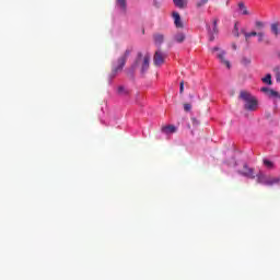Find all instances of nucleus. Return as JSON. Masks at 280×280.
<instances>
[{
    "label": "nucleus",
    "mask_w": 280,
    "mask_h": 280,
    "mask_svg": "<svg viewBox=\"0 0 280 280\" xmlns=\"http://www.w3.org/2000/svg\"><path fill=\"white\" fill-rule=\"evenodd\" d=\"M262 82L268 84L269 86L272 85V74L268 73L265 78H262Z\"/></svg>",
    "instance_id": "18"
},
{
    "label": "nucleus",
    "mask_w": 280,
    "mask_h": 280,
    "mask_svg": "<svg viewBox=\"0 0 280 280\" xmlns=\"http://www.w3.org/2000/svg\"><path fill=\"white\" fill-rule=\"evenodd\" d=\"M165 58H167V52H165L161 48H158L153 56V63L155 65V67H161V65H164Z\"/></svg>",
    "instance_id": "5"
},
{
    "label": "nucleus",
    "mask_w": 280,
    "mask_h": 280,
    "mask_svg": "<svg viewBox=\"0 0 280 280\" xmlns=\"http://www.w3.org/2000/svg\"><path fill=\"white\" fill-rule=\"evenodd\" d=\"M270 90H271V89H269V88H261V89H260V91H261L262 93H266L267 95L270 93Z\"/></svg>",
    "instance_id": "29"
},
{
    "label": "nucleus",
    "mask_w": 280,
    "mask_h": 280,
    "mask_svg": "<svg viewBox=\"0 0 280 280\" xmlns=\"http://www.w3.org/2000/svg\"><path fill=\"white\" fill-rule=\"evenodd\" d=\"M273 71L276 72V80L277 82H280V67H275Z\"/></svg>",
    "instance_id": "22"
},
{
    "label": "nucleus",
    "mask_w": 280,
    "mask_h": 280,
    "mask_svg": "<svg viewBox=\"0 0 280 280\" xmlns=\"http://www.w3.org/2000/svg\"><path fill=\"white\" fill-rule=\"evenodd\" d=\"M235 32H238L237 24L234 25Z\"/></svg>",
    "instance_id": "31"
},
{
    "label": "nucleus",
    "mask_w": 280,
    "mask_h": 280,
    "mask_svg": "<svg viewBox=\"0 0 280 280\" xmlns=\"http://www.w3.org/2000/svg\"><path fill=\"white\" fill-rule=\"evenodd\" d=\"M257 38H258V43H264L266 40V33L258 32Z\"/></svg>",
    "instance_id": "20"
},
{
    "label": "nucleus",
    "mask_w": 280,
    "mask_h": 280,
    "mask_svg": "<svg viewBox=\"0 0 280 280\" xmlns=\"http://www.w3.org/2000/svg\"><path fill=\"white\" fill-rule=\"evenodd\" d=\"M210 40H213V37H210Z\"/></svg>",
    "instance_id": "34"
},
{
    "label": "nucleus",
    "mask_w": 280,
    "mask_h": 280,
    "mask_svg": "<svg viewBox=\"0 0 280 280\" xmlns=\"http://www.w3.org/2000/svg\"><path fill=\"white\" fill-rule=\"evenodd\" d=\"M185 33H177L174 35L175 43H185Z\"/></svg>",
    "instance_id": "12"
},
{
    "label": "nucleus",
    "mask_w": 280,
    "mask_h": 280,
    "mask_svg": "<svg viewBox=\"0 0 280 280\" xmlns=\"http://www.w3.org/2000/svg\"><path fill=\"white\" fill-rule=\"evenodd\" d=\"M240 100H243L245 102L244 108L245 110H257L258 102L255 96L250 95L247 91H241L240 92Z\"/></svg>",
    "instance_id": "3"
},
{
    "label": "nucleus",
    "mask_w": 280,
    "mask_h": 280,
    "mask_svg": "<svg viewBox=\"0 0 280 280\" xmlns=\"http://www.w3.org/2000/svg\"><path fill=\"white\" fill-rule=\"evenodd\" d=\"M242 63H243V65H250V59L244 57V58L242 59Z\"/></svg>",
    "instance_id": "28"
},
{
    "label": "nucleus",
    "mask_w": 280,
    "mask_h": 280,
    "mask_svg": "<svg viewBox=\"0 0 280 280\" xmlns=\"http://www.w3.org/2000/svg\"><path fill=\"white\" fill-rule=\"evenodd\" d=\"M233 49H237V46H236V45H233Z\"/></svg>",
    "instance_id": "33"
},
{
    "label": "nucleus",
    "mask_w": 280,
    "mask_h": 280,
    "mask_svg": "<svg viewBox=\"0 0 280 280\" xmlns=\"http://www.w3.org/2000/svg\"><path fill=\"white\" fill-rule=\"evenodd\" d=\"M172 16L174 20L175 27H177L178 30H183V27H185V24H183V20L180 19V13H178L177 11H174L172 13Z\"/></svg>",
    "instance_id": "7"
},
{
    "label": "nucleus",
    "mask_w": 280,
    "mask_h": 280,
    "mask_svg": "<svg viewBox=\"0 0 280 280\" xmlns=\"http://www.w3.org/2000/svg\"><path fill=\"white\" fill-rule=\"evenodd\" d=\"M162 132H165L166 135L174 133L176 132V127L174 125H168L162 128Z\"/></svg>",
    "instance_id": "11"
},
{
    "label": "nucleus",
    "mask_w": 280,
    "mask_h": 280,
    "mask_svg": "<svg viewBox=\"0 0 280 280\" xmlns=\"http://www.w3.org/2000/svg\"><path fill=\"white\" fill-rule=\"evenodd\" d=\"M179 93H180V95H183V93H185V81H180V83H179Z\"/></svg>",
    "instance_id": "26"
},
{
    "label": "nucleus",
    "mask_w": 280,
    "mask_h": 280,
    "mask_svg": "<svg viewBox=\"0 0 280 280\" xmlns=\"http://www.w3.org/2000/svg\"><path fill=\"white\" fill-rule=\"evenodd\" d=\"M257 183L259 185H266L267 187H272V185H279L280 179L270 175H266L264 173H258L256 175Z\"/></svg>",
    "instance_id": "4"
},
{
    "label": "nucleus",
    "mask_w": 280,
    "mask_h": 280,
    "mask_svg": "<svg viewBox=\"0 0 280 280\" xmlns=\"http://www.w3.org/2000/svg\"><path fill=\"white\" fill-rule=\"evenodd\" d=\"M271 32H272V34H275V36H279V24L278 23L271 24Z\"/></svg>",
    "instance_id": "19"
},
{
    "label": "nucleus",
    "mask_w": 280,
    "mask_h": 280,
    "mask_svg": "<svg viewBox=\"0 0 280 280\" xmlns=\"http://www.w3.org/2000/svg\"><path fill=\"white\" fill-rule=\"evenodd\" d=\"M212 51H220V48L214 47V48H212Z\"/></svg>",
    "instance_id": "30"
},
{
    "label": "nucleus",
    "mask_w": 280,
    "mask_h": 280,
    "mask_svg": "<svg viewBox=\"0 0 280 280\" xmlns=\"http://www.w3.org/2000/svg\"><path fill=\"white\" fill-rule=\"evenodd\" d=\"M117 93H118V95H121L122 97H126V95L130 94V91L128 89H126V86L119 85L118 89H117Z\"/></svg>",
    "instance_id": "10"
},
{
    "label": "nucleus",
    "mask_w": 280,
    "mask_h": 280,
    "mask_svg": "<svg viewBox=\"0 0 280 280\" xmlns=\"http://www.w3.org/2000/svg\"><path fill=\"white\" fill-rule=\"evenodd\" d=\"M209 3V0H197L195 7L197 10H201V8H205Z\"/></svg>",
    "instance_id": "14"
},
{
    "label": "nucleus",
    "mask_w": 280,
    "mask_h": 280,
    "mask_svg": "<svg viewBox=\"0 0 280 280\" xmlns=\"http://www.w3.org/2000/svg\"><path fill=\"white\" fill-rule=\"evenodd\" d=\"M116 5L122 10V12H126L127 2L126 0H116Z\"/></svg>",
    "instance_id": "13"
},
{
    "label": "nucleus",
    "mask_w": 280,
    "mask_h": 280,
    "mask_svg": "<svg viewBox=\"0 0 280 280\" xmlns=\"http://www.w3.org/2000/svg\"><path fill=\"white\" fill-rule=\"evenodd\" d=\"M238 8L240 10H242V14L244 16H248V14H250V12H248V9L246 8V5L244 4V2H240L238 3Z\"/></svg>",
    "instance_id": "15"
},
{
    "label": "nucleus",
    "mask_w": 280,
    "mask_h": 280,
    "mask_svg": "<svg viewBox=\"0 0 280 280\" xmlns=\"http://www.w3.org/2000/svg\"><path fill=\"white\" fill-rule=\"evenodd\" d=\"M243 170L244 171H240L238 174H241L242 176H246V178H255V170L248 167L247 164H244Z\"/></svg>",
    "instance_id": "6"
},
{
    "label": "nucleus",
    "mask_w": 280,
    "mask_h": 280,
    "mask_svg": "<svg viewBox=\"0 0 280 280\" xmlns=\"http://www.w3.org/2000/svg\"><path fill=\"white\" fill-rule=\"evenodd\" d=\"M243 34H244V36H245L246 43H248V40L252 38V36H257V34H259V33H258V32H255V31H252V32H249V33L244 32Z\"/></svg>",
    "instance_id": "17"
},
{
    "label": "nucleus",
    "mask_w": 280,
    "mask_h": 280,
    "mask_svg": "<svg viewBox=\"0 0 280 280\" xmlns=\"http://www.w3.org/2000/svg\"><path fill=\"white\" fill-rule=\"evenodd\" d=\"M137 67H140L142 74L145 73V71L150 69V55H145L143 57V54L139 52L135 63L131 66V69L127 72V75H132L137 70Z\"/></svg>",
    "instance_id": "1"
},
{
    "label": "nucleus",
    "mask_w": 280,
    "mask_h": 280,
    "mask_svg": "<svg viewBox=\"0 0 280 280\" xmlns=\"http://www.w3.org/2000/svg\"><path fill=\"white\" fill-rule=\"evenodd\" d=\"M235 36L238 38L240 37V33L236 31Z\"/></svg>",
    "instance_id": "32"
},
{
    "label": "nucleus",
    "mask_w": 280,
    "mask_h": 280,
    "mask_svg": "<svg viewBox=\"0 0 280 280\" xmlns=\"http://www.w3.org/2000/svg\"><path fill=\"white\" fill-rule=\"evenodd\" d=\"M128 56H130V50L127 49L116 62H113L112 72L109 73V80L117 78V73L124 71V67H126V60H128Z\"/></svg>",
    "instance_id": "2"
},
{
    "label": "nucleus",
    "mask_w": 280,
    "mask_h": 280,
    "mask_svg": "<svg viewBox=\"0 0 280 280\" xmlns=\"http://www.w3.org/2000/svg\"><path fill=\"white\" fill-rule=\"evenodd\" d=\"M184 110H185V113H189L191 110V104L184 103Z\"/></svg>",
    "instance_id": "27"
},
{
    "label": "nucleus",
    "mask_w": 280,
    "mask_h": 280,
    "mask_svg": "<svg viewBox=\"0 0 280 280\" xmlns=\"http://www.w3.org/2000/svg\"><path fill=\"white\" fill-rule=\"evenodd\" d=\"M255 27H256V30H264V27H266V24L261 21H256Z\"/></svg>",
    "instance_id": "21"
},
{
    "label": "nucleus",
    "mask_w": 280,
    "mask_h": 280,
    "mask_svg": "<svg viewBox=\"0 0 280 280\" xmlns=\"http://www.w3.org/2000/svg\"><path fill=\"white\" fill-rule=\"evenodd\" d=\"M173 3L176 8H179V10L187 8V0H173Z\"/></svg>",
    "instance_id": "9"
},
{
    "label": "nucleus",
    "mask_w": 280,
    "mask_h": 280,
    "mask_svg": "<svg viewBox=\"0 0 280 280\" xmlns=\"http://www.w3.org/2000/svg\"><path fill=\"white\" fill-rule=\"evenodd\" d=\"M225 55H226V52H224V50H221V51L217 55V57L219 58V60H221L222 65H225V67H226L228 69H231V62L224 58Z\"/></svg>",
    "instance_id": "8"
},
{
    "label": "nucleus",
    "mask_w": 280,
    "mask_h": 280,
    "mask_svg": "<svg viewBox=\"0 0 280 280\" xmlns=\"http://www.w3.org/2000/svg\"><path fill=\"white\" fill-rule=\"evenodd\" d=\"M269 97H280L279 92L275 91V90H270L268 93Z\"/></svg>",
    "instance_id": "24"
},
{
    "label": "nucleus",
    "mask_w": 280,
    "mask_h": 280,
    "mask_svg": "<svg viewBox=\"0 0 280 280\" xmlns=\"http://www.w3.org/2000/svg\"><path fill=\"white\" fill-rule=\"evenodd\" d=\"M264 165H266L269 170L275 167V164L270 160H264Z\"/></svg>",
    "instance_id": "23"
},
{
    "label": "nucleus",
    "mask_w": 280,
    "mask_h": 280,
    "mask_svg": "<svg viewBox=\"0 0 280 280\" xmlns=\"http://www.w3.org/2000/svg\"><path fill=\"white\" fill-rule=\"evenodd\" d=\"M155 45H163L164 36L161 34H155L153 36Z\"/></svg>",
    "instance_id": "16"
},
{
    "label": "nucleus",
    "mask_w": 280,
    "mask_h": 280,
    "mask_svg": "<svg viewBox=\"0 0 280 280\" xmlns=\"http://www.w3.org/2000/svg\"><path fill=\"white\" fill-rule=\"evenodd\" d=\"M212 34H218V19L213 20Z\"/></svg>",
    "instance_id": "25"
}]
</instances>
